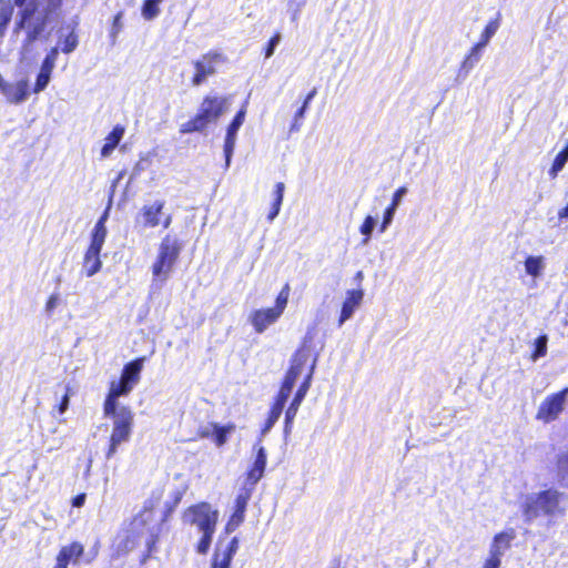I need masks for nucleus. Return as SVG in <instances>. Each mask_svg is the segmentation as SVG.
<instances>
[{
  "label": "nucleus",
  "mask_w": 568,
  "mask_h": 568,
  "mask_svg": "<svg viewBox=\"0 0 568 568\" xmlns=\"http://www.w3.org/2000/svg\"><path fill=\"white\" fill-rule=\"evenodd\" d=\"M407 192V189L405 186L398 187L395 193L393 194L390 204H394V206L397 207L400 197Z\"/></svg>",
  "instance_id": "de8ad7c7"
},
{
  "label": "nucleus",
  "mask_w": 568,
  "mask_h": 568,
  "mask_svg": "<svg viewBox=\"0 0 568 568\" xmlns=\"http://www.w3.org/2000/svg\"><path fill=\"white\" fill-rule=\"evenodd\" d=\"M83 554V545L79 541H72L59 550L57 555V562L53 568H68L70 562L77 565Z\"/></svg>",
  "instance_id": "f3484780"
},
{
  "label": "nucleus",
  "mask_w": 568,
  "mask_h": 568,
  "mask_svg": "<svg viewBox=\"0 0 568 568\" xmlns=\"http://www.w3.org/2000/svg\"><path fill=\"white\" fill-rule=\"evenodd\" d=\"M562 503L564 496L556 490L531 494L525 499L523 513L527 521H532L540 515L551 517L564 511Z\"/></svg>",
  "instance_id": "423d86ee"
},
{
  "label": "nucleus",
  "mask_w": 568,
  "mask_h": 568,
  "mask_svg": "<svg viewBox=\"0 0 568 568\" xmlns=\"http://www.w3.org/2000/svg\"><path fill=\"white\" fill-rule=\"evenodd\" d=\"M70 392H71L70 387H67V392L62 396V398H61V400H60V403L58 405V412L60 414H63L68 409V407H69Z\"/></svg>",
  "instance_id": "49530a36"
},
{
  "label": "nucleus",
  "mask_w": 568,
  "mask_h": 568,
  "mask_svg": "<svg viewBox=\"0 0 568 568\" xmlns=\"http://www.w3.org/2000/svg\"><path fill=\"white\" fill-rule=\"evenodd\" d=\"M183 247V241L176 234L166 233L162 237L156 257L152 264L154 280L165 282L169 278Z\"/></svg>",
  "instance_id": "39448f33"
},
{
  "label": "nucleus",
  "mask_w": 568,
  "mask_h": 568,
  "mask_svg": "<svg viewBox=\"0 0 568 568\" xmlns=\"http://www.w3.org/2000/svg\"><path fill=\"white\" fill-rule=\"evenodd\" d=\"M227 106L226 97L205 95L195 115L182 123L179 132L181 134L203 132L210 123L216 122L225 113Z\"/></svg>",
  "instance_id": "20e7f679"
},
{
  "label": "nucleus",
  "mask_w": 568,
  "mask_h": 568,
  "mask_svg": "<svg viewBox=\"0 0 568 568\" xmlns=\"http://www.w3.org/2000/svg\"><path fill=\"white\" fill-rule=\"evenodd\" d=\"M498 540H499V544H501L504 541V536L499 534Z\"/></svg>",
  "instance_id": "4d7b16f0"
},
{
  "label": "nucleus",
  "mask_w": 568,
  "mask_h": 568,
  "mask_svg": "<svg viewBox=\"0 0 568 568\" xmlns=\"http://www.w3.org/2000/svg\"><path fill=\"white\" fill-rule=\"evenodd\" d=\"M296 379H297L296 377L291 376L287 373H285L284 378L280 385V389H278L277 394L275 395V397L278 399H282L284 402H287V399L293 390Z\"/></svg>",
  "instance_id": "c85d7f7f"
},
{
  "label": "nucleus",
  "mask_w": 568,
  "mask_h": 568,
  "mask_svg": "<svg viewBox=\"0 0 568 568\" xmlns=\"http://www.w3.org/2000/svg\"><path fill=\"white\" fill-rule=\"evenodd\" d=\"M568 161V146L559 152L554 160L552 166L549 170V174L551 178H556L557 174L564 169L565 164Z\"/></svg>",
  "instance_id": "473e14b6"
},
{
  "label": "nucleus",
  "mask_w": 568,
  "mask_h": 568,
  "mask_svg": "<svg viewBox=\"0 0 568 568\" xmlns=\"http://www.w3.org/2000/svg\"><path fill=\"white\" fill-rule=\"evenodd\" d=\"M364 297L362 290H349L346 292V297L342 304L341 314L338 317V326H342L348 318L352 317L355 310L359 307Z\"/></svg>",
  "instance_id": "6ab92c4d"
},
{
  "label": "nucleus",
  "mask_w": 568,
  "mask_h": 568,
  "mask_svg": "<svg viewBox=\"0 0 568 568\" xmlns=\"http://www.w3.org/2000/svg\"><path fill=\"white\" fill-rule=\"evenodd\" d=\"M237 549V537H233L223 549L217 546L211 559V568H230Z\"/></svg>",
  "instance_id": "dca6fc26"
},
{
  "label": "nucleus",
  "mask_w": 568,
  "mask_h": 568,
  "mask_svg": "<svg viewBox=\"0 0 568 568\" xmlns=\"http://www.w3.org/2000/svg\"><path fill=\"white\" fill-rule=\"evenodd\" d=\"M185 523L195 525L199 530L216 529L219 513L206 501L187 507L183 514Z\"/></svg>",
  "instance_id": "0eeeda50"
},
{
  "label": "nucleus",
  "mask_w": 568,
  "mask_h": 568,
  "mask_svg": "<svg viewBox=\"0 0 568 568\" xmlns=\"http://www.w3.org/2000/svg\"><path fill=\"white\" fill-rule=\"evenodd\" d=\"M62 2L63 0H49L48 6L45 8V12L42 17H45L48 19V16L50 13H55L57 11H59L62 7Z\"/></svg>",
  "instance_id": "c03bdc74"
},
{
  "label": "nucleus",
  "mask_w": 568,
  "mask_h": 568,
  "mask_svg": "<svg viewBox=\"0 0 568 568\" xmlns=\"http://www.w3.org/2000/svg\"><path fill=\"white\" fill-rule=\"evenodd\" d=\"M547 336H540L535 342V352L532 354V359L536 361L539 357H542L546 355L547 352Z\"/></svg>",
  "instance_id": "58836bf2"
},
{
  "label": "nucleus",
  "mask_w": 568,
  "mask_h": 568,
  "mask_svg": "<svg viewBox=\"0 0 568 568\" xmlns=\"http://www.w3.org/2000/svg\"><path fill=\"white\" fill-rule=\"evenodd\" d=\"M7 101L12 104L23 102L29 95V83L27 80H20L17 83H7L6 88L0 91Z\"/></svg>",
  "instance_id": "aec40b11"
},
{
  "label": "nucleus",
  "mask_w": 568,
  "mask_h": 568,
  "mask_svg": "<svg viewBox=\"0 0 568 568\" xmlns=\"http://www.w3.org/2000/svg\"><path fill=\"white\" fill-rule=\"evenodd\" d=\"M165 202L156 200L153 203L144 204L136 217L143 229H154L161 225L163 229H169L172 224L173 217L171 214H164L163 210Z\"/></svg>",
  "instance_id": "6e6552de"
},
{
  "label": "nucleus",
  "mask_w": 568,
  "mask_h": 568,
  "mask_svg": "<svg viewBox=\"0 0 568 568\" xmlns=\"http://www.w3.org/2000/svg\"><path fill=\"white\" fill-rule=\"evenodd\" d=\"M315 361L316 359H314L313 363L311 364V366L308 368V373L305 375L303 382L298 386L297 390L295 392V394L293 396V399L291 400L288 407L285 410V420H284V432L285 433L291 432L294 419L297 414V410L311 387V382H312V377H313L314 368H315Z\"/></svg>",
  "instance_id": "9d476101"
},
{
  "label": "nucleus",
  "mask_w": 568,
  "mask_h": 568,
  "mask_svg": "<svg viewBox=\"0 0 568 568\" xmlns=\"http://www.w3.org/2000/svg\"><path fill=\"white\" fill-rule=\"evenodd\" d=\"M51 73L40 70V72L37 75L34 85H33V92L39 93L43 91L47 85L50 82Z\"/></svg>",
  "instance_id": "4c0bfd02"
},
{
  "label": "nucleus",
  "mask_w": 568,
  "mask_h": 568,
  "mask_svg": "<svg viewBox=\"0 0 568 568\" xmlns=\"http://www.w3.org/2000/svg\"><path fill=\"white\" fill-rule=\"evenodd\" d=\"M125 132V128L121 124L113 126L112 131L106 135L104 144L101 148V158H108L121 142Z\"/></svg>",
  "instance_id": "4be33fe9"
},
{
  "label": "nucleus",
  "mask_w": 568,
  "mask_h": 568,
  "mask_svg": "<svg viewBox=\"0 0 568 568\" xmlns=\"http://www.w3.org/2000/svg\"><path fill=\"white\" fill-rule=\"evenodd\" d=\"M285 185L283 182H277L274 186V200L272 202L267 220L273 221L280 213L281 205L284 197Z\"/></svg>",
  "instance_id": "a878e982"
},
{
  "label": "nucleus",
  "mask_w": 568,
  "mask_h": 568,
  "mask_svg": "<svg viewBox=\"0 0 568 568\" xmlns=\"http://www.w3.org/2000/svg\"><path fill=\"white\" fill-rule=\"evenodd\" d=\"M484 568H497V556L495 554H491Z\"/></svg>",
  "instance_id": "603ef678"
},
{
  "label": "nucleus",
  "mask_w": 568,
  "mask_h": 568,
  "mask_svg": "<svg viewBox=\"0 0 568 568\" xmlns=\"http://www.w3.org/2000/svg\"><path fill=\"white\" fill-rule=\"evenodd\" d=\"M163 0H143L141 7L142 17L151 21L160 14V4Z\"/></svg>",
  "instance_id": "bb28decb"
},
{
  "label": "nucleus",
  "mask_w": 568,
  "mask_h": 568,
  "mask_svg": "<svg viewBox=\"0 0 568 568\" xmlns=\"http://www.w3.org/2000/svg\"><path fill=\"white\" fill-rule=\"evenodd\" d=\"M285 404H286V402L274 397V400H273V403L271 405V408H270V410L267 413V417L266 418L270 422L276 423L278 420V418L281 417L282 413H283Z\"/></svg>",
  "instance_id": "c9c22d12"
},
{
  "label": "nucleus",
  "mask_w": 568,
  "mask_h": 568,
  "mask_svg": "<svg viewBox=\"0 0 568 568\" xmlns=\"http://www.w3.org/2000/svg\"><path fill=\"white\" fill-rule=\"evenodd\" d=\"M310 357V352L305 347L298 348L292 356L286 373L298 378Z\"/></svg>",
  "instance_id": "5701e85b"
},
{
  "label": "nucleus",
  "mask_w": 568,
  "mask_h": 568,
  "mask_svg": "<svg viewBox=\"0 0 568 568\" xmlns=\"http://www.w3.org/2000/svg\"><path fill=\"white\" fill-rule=\"evenodd\" d=\"M212 426V438L217 447H222L227 442V436L235 430V424L229 423L226 425H219L211 423Z\"/></svg>",
  "instance_id": "b1692460"
},
{
  "label": "nucleus",
  "mask_w": 568,
  "mask_h": 568,
  "mask_svg": "<svg viewBox=\"0 0 568 568\" xmlns=\"http://www.w3.org/2000/svg\"><path fill=\"white\" fill-rule=\"evenodd\" d=\"M559 463L562 464L564 463V456L559 459Z\"/></svg>",
  "instance_id": "13d9d810"
},
{
  "label": "nucleus",
  "mask_w": 568,
  "mask_h": 568,
  "mask_svg": "<svg viewBox=\"0 0 568 568\" xmlns=\"http://www.w3.org/2000/svg\"><path fill=\"white\" fill-rule=\"evenodd\" d=\"M567 394L568 388H565L559 393L547 396L538 408L537 418L545 423L555 420L566 406Z\"/></svg>",
  "instance_id": "9b49d317"
},
{
  "label": "nucleus",
  "mask_w": 568,
  "mask_h": 568,
  "mask_svg": "<svg viewBox=\"0 0 568 568\" xmlns=\"http://www.w3.org/2000/svg\"><path fill=\"white\" fill-rule=\"evenodd\" d=\"M395 211H396V206H394V204H389L386 207V210L384 212L383 223H382V231H384L386 229V226L390 223Z\"/></svg>",
  "instance_id": "37998d69"
},
{
  "label": "nucleus",
  "mask_w": 568,
  "mask_h": 568,
  "mask_svg": "<svg viewBox=\"0 0 568 568\" xmlns=\"http://www.w3.org/2000/svg\"><path fill=\"white\" fill-rule=\"evenodd\" d=\"M58 54H59V49L57 47L51 48L49 50V52L47 53V55L44 57V59L41 63L40 70L52 73V71L55 67Z\"/></svg>",
  "instance_id": "f704fd0d"
},
{
  "label": "nucleus",
  "mask_w": 568,
  "mask_h": 568,
  "mask_svg": "<svg viewBox=\"0 0 568 568\" xmlns=\"http://www.w3.org/2000/svg\"><path fill=\"white\" fill-rule=\"evenodd\" d=\"M108 219V210L100 216L98 222L95 223L92 233L90 244L87 250H90L91 253H101L102 246L104 244L108 231L105 227V221Z\"/></svg>",
  "instance_id": "412c9836"
},
{
  "label": "nucleus",
  "mask_w": 568,
  "mask_h": 568,
  "mask_svg": "<svg viewBox=\"0 0 568 568\" xmlns=\"http://www.w3.org/2000/svg\"><path fill=\"white\" fill-rule=\"evenodd\" d=\"M161 500V494L154 495L146 499L142 509L133 517L131 521V530L123 540L124 551L134 550L140 545L141 537L145 534V551L141 557V562H145L156 550V544L160 541L161 525L149 526L153 519V513Z\"/></svg>",
  "instance_id": "7ed1b4c3"
},
{
  "label": "nucleus",
  "mask_w": 568,
  "mask_h": 568,
  "mask_svg": "<svg viewBox=\"0 0 568 568\" xmlns=\"http://www.w3.org/2000/svg\"><path fill=\"white\" fill-rule=\"evenodd\" d=\"M182 495H183L182 491H176L173 496V500L171 503L165 504V507H164V510H163V514L161 517V523L159 525L162 526V524H164L169 520V518L174 513L178 505L181 503Z\"/></svg>",
  "instance_id": "72a5a7b5"
},
{
  "label": "nucleus",
  "mask_w": 568,
  "mask_h": 568,
  "mask_svg": "<svg viewBox=\"0 0 568 568\" xmlns=\"http://www.w3.org/2000/svg\"><path fill=\"white\" fill-rule=\"evenodd\" d=\"M281 36L278 32L273 34L271 39L268 40L266 48H265V57L270 58L273 55L276 44L280 42Z\"/></svg>",
  "instance_id": "79ce46f5"
},
{
  "label": "nucleus",
  "mask_w": 568,
  "mask_h": 568,
  "mask_svg": "<svg viewBox=\"0 0 568 568\" xmlns=\"http://www.w3.org/2000/svg\"><path fill=\"white\" fill-rule=\"evenodd\" d=\"M275 425V423L273 422H270L267 418L265 419L264 422V425L262 427V434H266L273 426Z\"/></svg>",
  "instance_id": "5fc2aeb1"
},
{
  "label": "nucleus",
  "mask_w": 568,
  "mask_h": 568,
  "mask_svg": "<svg viewBox=\"0 0 568 568\" xmlns=\"http://www.w3.org/2000/svg\"><path fill=\"white\" fill-rule=\"evenodd\" d=\"M495 24L494 22L488 23L480 37V40L470 49L469 53L465 57L464 61L460 64V72L464 71L467 73L480 59V51L490 40V38L495 33Z\"/></svg>",
  "instance_id": "2eb2a0df"
},
{
  "label": "nucleus",
  "mask_w": 568,
  "mask_h": 568,
  "mask_svg": "<svg viewBox=\"0 0 568 568\" xmlns=\"http://www.w3.org/2000/svg\"><path fill=\"white\" fill-rule=\"evenodd\" d=\"M290 293H291V286H290L288 283H285L283 285V287L281 288V291L278 292V294L276 295L275 304H274V306L272 308L280 316H282V314L284 313V311H285V308L287 306Z\"/></svg>",
  "instance_id": "cd10ccee"
},
{
  "label": "nucleus",
  "mask_w": 568,
  "mask_h": 568,
  "mask_svg": "<svg viewBox=\"0 0 568 568\" xmlns=\"http://www.w3.org/2000/svg\"><path fill=\"white\" fill-rule=\"evenodd\" d=\"M484 568H497V556L495 554H491Z\"/></svg>",
  "instance_id": "864d4df0"
},
{
  "label": "nucleus",
  "mask_w": 568,
  "mask_h": 568,
  "mask_svg": "<svg viewBox=\"0 0 568 568\" xmlns=\"http://www.w3.org/2000/svg\"><path fill=\"white\" fill-rule=\"evenodd\" d=\"M145 357H136L124 364L118 381L110 383L102 408L104 417L112 418L105 458L111 459L123 443L130 440L134 426V414L129 406H120L119 398L128 396L141 379Z\"/></svg>",
  "instance_id": "f257e3e1"
},
{
  "label": "nucleus",
  "mask_w": 568,
  "mask_h": 568,
  "mask_svg": "<svg viewBox=\"0 0 568 568\" xmlns=\"http://www.w3.org/2000/svg\"><path fill=\"white\" fill-rule=\"evenodd\" d=\"M281 316L272 308L254 310L250 314V322L257 334L263 333L270 325L277 322Z\"/></svg>",
  "instance_id": "a211bd4d"
},
{
  "label": "nucleus",
  "mask_w": 568,
  "mask_h": 568,
  "mask_svg": "<svg viewBox=\"0 0 568 568\" xmlns=\"http://www.w3.org/2000/svg\"><path fill=\"white\" fill-rule=\"evenodd\" d=\"M526 272L532 276H539L544 268V261L541 256H530L525 262Z\"/></svg>",
  "instance_id": "c756f323"
},
{
  "label": "nucleus",
  "mask_w": 568,
  "mask_h": 568,
  "mask_svg": "<svg viewBox=\"0 0 568 568\" xmlns=\"http://www.w3.org/2000/svg\"><path fill=\"white\" fill-rule=\"evenodd\" d=\"M246 114V108L243 105L234 115L233 120L230 122L226 129V135L224 140V155H225V163L226 166H229L231 156L234 151L235 142H236V134L241 125L244 123Z\"/></svg>",
  "instance_id": "4468645a"
},
{
  "label": "nucleus",
  "mask_w": 568,
  "mask_h": 568,
  "mask_svg": "<svg viewBox=\"0 0 568 568\" xmlns=\"http://www.w3.org/2000/svg\"><path fill=\"white\" fill-rule=\"evenodd\" d=\"M225 57L216 51L211 50L202 54L201 59L193 61L194 73L191 78V83L194 87L203 84L207 77L216 73V67L225 62Z\"/></svg>",
  "instance_id": "1a4fd4ad"
},
{
  "label": "nucleus",
  "mask_w": 568,
  "mask_h": 568,
  "mask_svg": "<svg viewBox=\"0 0 568 568\" xmlns=\"http://www.w3.org/2000/svg\"><path fill=\"white\" fill-rule=\"evenodd\" d=\"M58 301H59V297L57 294L50 295L45 303V310L48 312H52L55 308Z\"/></svg>",
  "instance_id": "09e8293b"
},
{
  "label": "nucleus",
  "mask_w": 568,
  "mask_h": 568,
  "mask_svg": "<svg viewBox=\"0 0 568 568\" xmlns=\"http://www.w3.org/2000/svg\"><path fill=\"white\" fill-rule=\"evenodd\" d=\"M85 498L87 495L84 493L78 494L72 498L71 504L73 507L80 508L84 505Z\"/></svg>",
  "instance_id": "8fccbe9b"
},
{
  "label": "nucleus",
  "mask_w": 568,
  "mask_h": 568,
  "mask_svg": "<svg viewBox=\"0 0 568 568\" xmlns=\"http://www.w3.org/2000/svg\"><path fill=\"white\" fill-rule=\"evenodd\" d=\"M374 226H375L374 217L371 216V215H367L364 219V221H363V223H362V225L359 227L361 233L363 235H365V237H366L365 241H367L369 239V236H371V234H372V232L374 230Z\"/></svg>",
  "instance_id": "a19ab883"
},
{
  "label": "nucleus",
  "mask_w": 568,
  "mask_h": 568,
  "mask_svg": "<svg viewBox=\"0 0 568 568\" xmlns=\"http://www.w3.org/2000/svg\"><path fill=\"white\" fill-rule=\"evenodd\" d=\"M122 18H123V11H119L112 20V26L110 29V38L112 42L114 43L116 41V38L119 33L122 31L123 24H122Z\"/></svg>",
  "instance_id": "e433bc0d"
},
{
  "label": "nucleus",
  "mask_w": 568,
  "mask_h": 568,
  "mask_svg": "<svg viewBox=\"0 0 568 568\" xmlns=\"http://www.w3.org/2000/svg\"><path fill=\"white\" fill-rule=\"evenodd\" d=\"M101 266L102 262L100 260V253H91L90 250H87L83 257V268L85 275L88 277L93 276L100 271Z\"/></svg>",
  "instance_id": "393cba45"
},
{
  "label": "nucleus",
  "mask_w": 568,
  "mask_h": 568,
  "mask_svg": "<svg viewBox=\"0 0 568 568\" xmlns=\"http://www.w3.org/2000/svg\"><path fill=\"white\" fill-rule=\"evenodd\" d=\"M307 110V106H305L304 104H302L297 111L295 112L294 114V118H293V121H292V124H291V128L290 130L293 132V131H298L302 126V122H303V119H304V115H305V112Z\"/></svg>",
  "instance_id": "ea45409f"
},
{
  "label": "nucleus",
  "mask_w": 568,
  "mask_h": 568,
  "mask_svg": "<svg viewBox=\"0 0 568 568\" xmlns=\"http://www.w3.org/2000/svg\"><path fill=\"white\" fill-rule=\"evenodd\" d=\"M202 532V536L196 544V551L201 555H205L211 546L213 535L215 532V529H207V530H200Z\"/></svg>",
  "instance_id": "7c9ffc66"
},
{
  "label": "nucleus",
  "mask_w": 568,
  "mask_h": 568,
  "mask_svg": "<svg viewBox=\"0 0 568 568\" xmlns=\"http://www.w3.org/2000/svg\"><path fill=\"white\" fill-rule=\"evenodd\" d=\"M14 6L19 8V13L13 31L18 33L22 29L28 28L24 44H32L39 39L47 27L45 17H36L39 11L38 0H0V40L6 36L14 12Z\"/></svg>",
  "instance_id": "f03ea898"
},
{
  "label": "nucleus",
  "mask_w": 568,
  "mask_h": 568,
  "mask_svg": "<svg viewBox=\"0 0 568 568\" xmlns=\"http://www.w3.org/2000/svg\"><path fill=\"white\" fill-rule=\"evenodd\" d=\"M251 497L252 494H250V490L240 489L234 500V510L225 525L226 532H232L236 530L244 521L245 511Z\"/></svg>",
  "instance_id": "ddd939ff"
},
{
  "label": "nucleus",
  "mask_w": 568,
  "mask_h": 568,
  "mask_svg": "<svg viewBox=\"0 0 568 568\" xmlns=\"http://www.w3.org/2000/svg\"><path fill=\"white\" fill-rule=\"evenodd\" d=\"M316 93H317L316 88H313V89H312V90L306 94V97H305V99H304V101H303V104H304L305 106H307V108H308V105H310L311 101H312V100H313V98L316 95Z\"/></svg>",
  "instance_id": "3c124183"
},
{
  "label": "nucleus",
  "mask_w": 568,
  "mask_h": 568,
  "mask_svg": "<svg viewBox=\"0 0 568 568\" xmlns=\"http://www.w3.org/2000/svg\"><path fill=\"white\" fill-rule=\"evenodd\" d=\"M212 434H213V430H212L211 424L209 426H202L196 429L195 439L212 438Z\"/></svg>",
  "instance_id": "a18cd8bd"
},
{
  "label": "nucleus",
  "mask_w": 568,
  "mask_h": 568,
  "mask_svg": "<svg viewBox=\"0 0 568 568\" xmlns=\"http://www.w3.org/2000/svg\"><path fill=\"white\" fill-rule=\"evenodd\" d=\"M79 44V37L74 29H72L62 40L61 50L63 53L73 52Z\"/></svg>",
  "instance_id": "2f4dec72"
},
{
  "label": "nucleus",
  "mask_w": 568,
  "mask_h": 568,
  "mask_svg": "<svg viewBox=\"0 0 568 568\" xmlns=\"http://www.w3.org/2000/svg\"><path fill=\"white\" fill-rule=\"evenodd\" d=\"M266 462H267V457H266L265 449H264V447L261 446L256 452V455H255L252 466L245 473V481L240 489L250 490V494L253 495L255 485L264 476Z\"/></svg>",
  "instance_id": "f8f14e48"
},
{
  "label": "nucleus",
  "mask_w": 568,
  "mask_h": 568,
  "mask_svg": "<svg viewBox=\"0 0 568 568\" xmlns=\"http://www.w3.org/2000/svg\"><path fill=\"white\" fill-rule=\"evenodd\" d=\"M560 219H568V205L559 211L558 213Z\"/></svg>",
  "instance_id": "6e6d98bb"
}]
</instances>
